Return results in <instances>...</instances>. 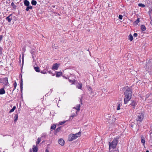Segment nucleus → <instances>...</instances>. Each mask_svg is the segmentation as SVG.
Instances as JSON below:
<instances>
[{
	"instance_id": "18",
	"label": "nucleus",
	"mask_w": 152,
	"mask_h": 152,
	"mask_svg": "<svg viewBox=\"0 0 152 152\" xmlns=\"http://www.w3.org/2000/svg\"><path fill=\"white\" fill-rule=\"evenodd\" d=\"M141 29L142 31H144L146 30V28L144 25H142L141 26Z\"/></svg>"
},
{
	"instance_id": "20",
	"label": "nucleus",
	"mask_w": 152,
	"mask_h": 152,
	"mask_svg": "<svg viewBox=\"0 0 152 152\" xmlns=\"http://www.w3.org/2000/svg\"><path fill=\"white\" fill-rule=\"evenodd\" d=\"M37 3V1L35 0H32L31 1V4L33 5H36Z\"/></svg>"
},
{
	"instance_id": "14",
	"label": "nucleus",
	"mask_w": 152,
	"mask_h": 152,
	"mask_svg": "<svg viewBox=\"0 0 152 152\" xmlns=\"http://www.w3.org/2000/svg\"><path fill=\"white\" fill-rule=\"evenodd\" d=\"M141 142L144 145L145 143V138L143 137V136H141Z\"/></svg>"
},
{
	"instance_id": "47",
	"label": "nucleus",
	"mask_w": 152,
	"mask_h": 152,
	"mask_svg": "<svg viewBox=\"0 0 152 152\" xmlns=\"http://www.w3.org/2000/svg\"><path fill=\"white\" fill-rule=\"evenodd\" d=\"M48 72L49 73H51V71H48Z\"/></svg>"
},
{
	"instance_id": "36",
	"label": "nucleus",
	"mask_w": 152,
	"mask_h": 152,
	"mask_svg": "<svg viewBox=\"0 0 152 152\" xmlns=\"http://www.w3.org/2000/svg\"><path fill=\"white\" fill-rule=\"evenodd\" d=\"M30 52L32 55H34L35 53V52L34 50H32Z\"/></svg>"
},
{
	"instance_id": "21",
	"label": "nucleus",
	"mask_w": 152,
	"mask_h": 152,
	"mask_svg": "<svg viewBox=\"0 0 152 152\" xmlns=\"http://www.w3.org/2000/svg\"><path fill=\"white\" fill-rule=\"evenodd\" d=\"M129 39L131 41H132L133 39V38L132 35L131 34H130L128 36Z\"/></svg>"
},
{
	"instance_id": "48",
	"label": "nucleus",
	"mask_w": 152,
	"mask_h": 152,
	"mask_svg": "<svg viewBox=\"0 0 152 152\" xmlns=\"http://www.w3.org/2000/svg\"><path fill=\"white\" fill-rule=\"evenodd\" d=\"M75 116V115H72L71 116V117H72V118H73V117Z\"/></svg>"
},
{
	"instance_id": "46",
	"label": "nucleus",
	"mask_w": 152,
	"mask_h": 152,
	"mask_svg": "<svg viewBox=\"0 0 152 152\" xmlns=\"http://www.w3.org/2000/svg\"><path fill=\"white\" fill-rule=\"evenodd\" d=\"M45 152H49L48 149H46L45 151Z\"/></svg>"
},
{
	"instance_id": "38",
	"label": "nucleus",
	"mask_w": 152,
	"mask_h": 152,
	"mask_svg": "<svg viewBox=\"0 0 152 152\" xmlns=\"http://www.w3.org/2000/svg\"><path fill=\"white\" fill-rule=\"evenodd\" d=\"M134 37H137V33H134L133 34Z\"/></svg>"
},
{
	"instance_id": "54",
	"label": "nucleus",
	"mask_w": 152,
	"mask_h": 152,
	"mask_svg": "<svg viewBox=\"0 0 152 152\" xmlns=\"http://www.w3.org/2000/svg\"><path fill=\"white\" fill-rule=\"evenodd\" d=\"M43 135H42V137H43Z\"/></svg>"
},
{
	"instance_id": "16",
	"label": "nucleus",
	"mask_w": 152,
	"mask_h": 152,
	"mask_svg": "<svg viewBox=\"0 0 152 152\" xmlns=\"http://www.w3.org/2000/svg\"><path fill=\"white\" fill-rule=\"evenodd\" d=\"M82 86V85L81 83H79L77 86V87L78 89H81Z\"/></svg>"
},
{
	"instance_id": "34",
	"label": "nucleus",
	"mask_w": 152,
	"mask_h": 152,
	"mask_svg": "<svg viewBox=\"0 0 152 152\" xmlns=\"http://www.w3.org/2000/svg\"><path fill=\"white\" fill-rule=\"evenodd\" d=\"M121 21H120L119 20L117 19L115 21V23H121Z\"/></svg>"
},
{
	"instance_id": "40",
	"label": "nucleus",
	"mask_w": 152,
	"mask_h": 152,
	"mask_svg": "<svg viewBox=\"0 0 152 152\" xmlns=\"http://www.w3.org/2000/svg\"><path fill=\"white\" fill-rule=\"evenodd\" d=\"M123 18V16L122 15H120L119 16V19H122Z\"/></svg>"
},
{
	"instance_id": "35",
	"label": "nucleus",
	"mask_w": 152,
	"mask_h": 152,
	"mask_svg": "<svg viewBox=\"0 0 152 152\" xmlns=\"http://www.w3.org/2000/svg\"><path fill=\"white\" fill-rule=\"evenodd\" d=\"M65 121H61L59 123L60 125H62L64 124L65 123Z\"/></svg>"
},
{
	"instance_id": "33",
	"label": "nucleus",
	"mask_w": 152,
	"mask_h": 152,
	"mask_svg": "<svg viewBox=\"0 0 152 152\" xmlns=\"http://www.w3.org/2000/svg\"><path fill=\"white\" fill-rule=\"evenodd\" d=\"M17 83H16V82H15V83H14V84H13L14 88L13 91L14 90L16 89V87L17 86Z\"/></svg>"
},
{
	"instance_id": "25",
	"label": "nucleus",
	"mask_w": 152,
	"mask_h": 152,
	"mask_svg": "<svg viewBox=\"0 0 152 152\" xmlns=\"http://www.w3.org/2000/svg\"><path fill=\"white\" fill-rule=\"evenodd\" d=\"M139 20H136V21L134 23V25H137L140 22Z\"/></svg>"
},
{
	"instance_id": "37",
	"label": "nucleus",
	"mask_w": 152,
	"mask_h": 152,
	"mask_svg": "<svg viewBox=\"0 0 152 152\" xmlns=\"http://www.w3.org/2000/svg\"><path fill=\"white\" fill-rule=\"evenodd\" d=\"M83 99V96H81L80 98V102L81 103V104H82V99Z\"/></svg>"
},
{
	"instance_id": "31",
	"label": "nucleus",
	"mask_w": 152,
	"mask_h": 152,
	"mask_svg": "<svg viewBox=\"0 0 152 152\" xmlns=\"http://www.w3.org/2000/svg\"><path fill=\"white\" fill-rule=\"evenodd\" d=\"M69 81L70 82H72V84H74L75 82V80H71L69 79Z\"/></svg>"
},
{
	"instance_id": "51",
	"label": "nucleus",
	"mask_w": 152,
	"mask_h": 152,
	"mask_svg": "<svg viewBox=\"0 0 152 152\" xmlns=\"http://www.w3.org/2000/svg\"><path fill=\"white\" fill-rule=\"evenodd\" d=\"M65 78L66 79H68V78L67 77H65Z\"/></svg>"
},
{
	"instance_id": "24",
	"label": "nucleus",
	"mask_w": 152,
	"mask_h": 152,
	"mask_svg": "<svg viewBox=\"0 0 152 152\" xmlns=\"http://www.w3.org/2000/svg\"><path fill=\"white\" fill-rule=\"evenodd\" d=\"M16 106H15L13 107V108L9 111V113H10L13 112L16 109Z\"/></svg>"
},
{
	"instance_id": "42",
	"label": "nucleus",
	"mask_w": 152,
	"mask_h": 152,
	"mask_svg": "<svg viewBox=\"0 0 152 152\" xmlns=\"http://www.w3.org/2000/svg\"><path fill=\"white\" fill-rule=\"evenodd\" d=\"M24 55H23L22 56V62L23 63V59H24Z\"/></svg>"
},
{
	"instance_id": "4",
	"label": "nucleus",
	"mask_w": 152,
	"mask_h": 152,
	"mask_svg": "<svg viewBox=\"0 0 152 152\" xmlns=\"http://www.w3.org/2000/svg\"><path fill=\"white\" fill-rule=\"evenodd\" d=\"M145 66L146 70L151 73L152 72V62L150 61H148Z\"/></svg>"
},
{
	"instance_id": "8",
	"label": "nucleus",
	"mask_w": 152,
	"mask_h": 152,
	"mask_svg": "<svg viewBox=\"0 0 152 152\" xmlns=\"http://www.w3.org/2000/svg\"><path fill=\"white\" fill-rule=\"evenodd\" d=\"M2 80L3 82L5 83L6 85V86H8L9 85V84L8 82V78L7 77L3 78Z\"/></svg>"
},
{
	"instance_id": "17",
	"label": "nucleus",
	"mask_w": 152,
	"mask_h": 152,
	"mask_svg": "<svg viewBox=\"0 0 152 152\" xmlns=\"http://www.w3.org/2000/svg\"><path fill=\"white\" fill-rule=\"evenodd\" d=\"M14 121L15 122L18 120V114H16L15 115V116L14 117Z\"/></svg>"
},
{
	"instance_id": "32",
	"label": "nucleus",
	"mask_w": 152,
	"mask_h": 152,
	"mask_svg": "<svg viewBox=\"0 0 152 152\" xmlns=\"http://www.w3.org/2000/svg\"><path fill=\"white\" fill-rule=\"evenodd\" d=\"M138 6L139 7H145V5L142 3H139L138 4Z\"/></svg>"
},
{
	"instance_id": "27",
	"label": "nucleus",
	"mask_w": 152,
	"mask_h": 152,
	"mask_svg": "<svg viewBox=\"0 0 152 152\" xmlns=\"http://www.w3.org/2000/svg\"><path fill=\"white\" fill-rule=\"evenodd\" d=\"M61 130V127H58L56 130V133L60 131Z\"/></svg>"
},
{
	"instance_id": "41",
	"label": "nucleus",
	"mask_w": 152,
	"mask_h": 152,
	"mask_svg": "<svg viewBox=\"0 0 152 152\" xmlns=\"http://www.w3.org/2000/svg\"><path fill=\"white\" fill-rule=\"evenodd\" d=\"M150 141H151V142H152V137L151 135V134H150Z\"/></svg>"
},
{
	"instance_id": "7",
	"label": "nucleus",
	"mask_w": 152,
	"mask_h": 152,
	"mask_svg": "<svg viewBox=\"0 0 152 152\" xmlns=\"http://www.w3.org/2000/svg\"><path fill=\"white\" fill-rule=\"evenodd\" d=\"M58 66L57 63H55L53 64V67L52 68V70H57L58 68Z\"/></svg>"
},
{
	"instance_id": "5",
	"label": "nucleus",
	"mask_w": 152,
	"mask_h": 152,
	"mask_svg": "<svg viewBox=\"0 0 152 152\" xmlns=\"http://www.w3.org/2000/svg\"><path fill=\"white\" fill-rule=\"evenodd\" d=\"M144 117V115L142 113H139L137 115V118H136V120L137 121L141 122L143 120Z\"/></svg>"
},
{
	"instance_id": "2",
	"label": "nucleus",
	"mask_w": 152,
	"mask_h": 152,
	"mask_svg": "<svg viewBox=\"0 0 152 152\" xmlns=\"http://www.w3.org/2000/svg\"><path fill=\"white\" fill-rule=\"evenodd\" d=\"M118 142V138H114L111 142H109V151H110L111 148L114 149L116 147V145Z\"/></svg>"
},
{
	"instance_id": "45",
	"label": "nucleus",
	"mask_w": 152,
	"mask_h": 152,
	"mask_svg": "<svg viewBox=\"0 0 152 152\" xmlns=\"http://www.w3.org/2000/svg\"><path fill=\"white\" fill-rule=\"evenodd\" d=\"M7 20L8 21V22H10L11 20Z\"/></svg>"
},
{
	"instance_id": "23",
	"label": "nucleus",
	"mask_w": 152,
	"mask_h": 152,
	"mask_svg": "<svg viewBox=\"0 0 152 152\" xmlns=\"http://www.w3.org/2000/svg\"><path fill=\"white\" fill-rule=\"evenodd\" d=\"M34 69L35 71L37 72H39L40 70L39 67H34Z\"/></svg>"
},
{
	"instance_id": "30",
	"label": "nucleus",
	"mask_w": 152,
	"mask_h": 152,
	"mask_svg": "<svg viewBox=\"0 0 152 152\" xmlns=\"http://www.w3.org/2000/svg\"><path fill=\"white\" fill-rule=\"evenodd\" d=\"M11 5L12 6V7L14 9H15L16 8V6L14 4L13 2H12L11 4Z\"/></svg>"
},
{
	"instance_id": "3",
	"label": "nucleus",
	"mask_w": 152,
	"mask_h": 152,
	"mask_svg": "<svg viewBox=\"0 0 152 152\" xmlns=\"http://www.w3.org/2000/svg\"><path fill=\"white\" fill-rule=\"evenodd\" d=\"M81 134V132H80L78 133L75 134H71L69 135L68 140L69 141H72L73 140L76 139L77 137L80 136Z\"/></svg>"
},
{
	"instance_id": "12",
	"label": "nucleus",
	"mask_w": 152,
	"mask_h": 152,
	"mask_svg": "<svg viewBox=\"0 0 152 152\" xmlns=\"http://www.w3.org/2000/svg\"><path fill=\"white\" fill-rule=\"evenodd\" d=\"M5 93V91L3 88L0 89V94H3Z\"/></svg>"
},
{
	"instance_id": "50",
	"label": "nucleus",
	"mask_w": 152,
	"mask_h": 152,
	"mask_svg": "<svg viewBox=\"0 0 152 152\" xmlns=\"http://www.w3.org/2000/svg\"><path fill=\"white\" fill-rule=\"evenodd\" d=\"M149 152V151H148V150H147V151H146V152Z\"/></svg>"
},
{
	"instance_id": "22",
	"label": "nucleus",
	"mask_w": 152,
	"mask_h": 152,
	"mask_svg": "<svg viewBox=\"0 0 152 152\" xmlns=\"http://www.w3.org/2000/svg\"><path fill=\"white\" fill-rule=\"evenodd\" d=\"M32 9V6H28L26 9V10L27 11H28L29 9Z\"/></svg>"
},
{
	"instance_id": "49",
	"label": "nucleus",
	"mask_w": 152,
	"mask_h": 152,
	"mask_svg": "<svg viewBox=\"0 0 152 152\" xmlns=\"http://www.w3.org/2000/svg\"><path fill=\"white\" fill-rule=\"evenodd\" d=\"M1 53H2V52H1L0 51V56L1 55Z\"/></svg>"
},
{
	"instance_id": "52",
	"label": "nucleus",
	"mask_w": 152,
	"mask_h": 152,
	"mask_svg": "<svg viewBox=\"0 0 152 152\" xmlns=\"http://www.w3.org/2000/svg\"><path fill=\"white\" fill-rule=\"evenodd\" d=\"M55 7V6H53V7Z\"/></svg>"
},
{
	"instance_id": "9",
	"label": "nucleus",
	"mask_w": 152,
	"mask_h": 152,
	"mask_svg": "<svg viewBox=\"0 0 152 152\" xmlns=\"http://www.w3.org/2000/svg\"><path fill=\"white\" fill-rule=\"evenodd\" d=\"M58 143L61 146L64 145V141L62 139H60L58 141Z\"/></svg>"
},
{
	"instance_id": "1",
	"label": "nucleus",
	"mask_w": 152,
	"mask_h": 152,
	"mask_svg": "<svg viewBox=\"0 0 152 152\" xmlns=\"http://www.w3.org/2000/svg\"><path fill=\"white\" fill-rule=\"evenodd\" d=\"M132 94V90L130 88H129L126 90L124 93L125 98L124 101L125 104H127L128 102L131 99Z\"/></svg>"
},
{
	"instance_id": "19",
	"label": "nucleus",
	"mask_w": 152,
	"mask_h": 152,
	"mask_svg": "<svg viewBox=\"0 0 152 152\" xmlns=\"http://www.w3.org/2000/svg\"><path fill=\"white\" fill-rule=\"evenodd\" d=\"M62 73L61 72H58L56 74V76L57 77H60Z\"/></svg>"
},
{
	"instance_id": "10",
	"label": "nucleus",
	"mask_w": 152,
	"mask_h": 152,
	"mask_svg": "<svg viewBox=\"0 0 152 152\" xmlns=\"http://www.w3.org/2000/svg\"><path fill=\"white\" fill-rule=\"evenodd\" d=\"M38 150V148L37 146L34 145L33 147V152H37ZM30 152H32L31 149Z\"/></svg>"
},
{
	"instance_id": "29",
	"label": "nucleus",
	"mask_w": 152,
	"mask_h": 152,
	"mask_svg": "<svg viewBox=\"0 0 152 152\" xmlns=\"http://www.w3.org/2000/svg\"><path fill=\"white\" fill-rule=\"evenodd\" d=\"M56 128V125L54 124L51 126L50 129H51L54 130Z\"/></svg>"
},
{
	"instance_id": "44",
	"label": "nucleus",
	"mask_w": 152,
	"mask_h": 152,
	"mask_svg": "<svg viewBox=\"0 0 152 152\" xmlns=\"http://www.w3.org/2000/svg\"><path fill=\"white\" fill-rule=\"evenodd\" d=\"M6 19H10L9 18V16H8V17H7V18H6Z\"/></svg>"
},
{
	"instance_id": "6",
	"label": "nucleus",
	"mask_w": 152,
	"mask_h": 152,
	"mask_svg": "<svg viewBox=\"0 0 152 152\" xmlns=\"http://www.w3.org/2000/svg\"><path fill=\"white\" fill-rule=\"evenodd\" d=\"M137 104V102L135 100L132 101V102L130 104L129 106L132 107L133 109H135V106Z\"/></svg>"
},
{
	"instance_id": "13",
	"label": "nucleus",
	"mask_w": 152,
	"mask_h": 152,
	"mask_svg": "<svg viewBox=\"0 0 152 152\" xmlns=\"http://www.w3.org/2000/svg\"><path fill=\"white\" fill-rule=\"evenodd\" d=\"M80 104H77L76 105V107H74V108L77 111H79L80 110Z\"/></svg>"
},
{
	"instance_id": "15",
	"label": "nucleus",
	"mask_w": 152,
	"mask_h": 152,
	"mask_svg": "<svg viewBox=\"0 0 152 152\" xmlns=\"http://www.w3.org/2000/svg\"><path fill=\"white\" fill-rule=\"evenodd\" d=\"M23 81L22 79L21 78L20 80V89L21 91L23 89Z\"/></svg>"
},
{
	"instance_id": "28",
	"label": "nucleus",
	"mask_w": 152,
	"mask_h": 152,
	"mask_svg": "<svg viewBox=\"0 0 152 152\" xmlns=\"http://www.w3.org/2000/svg\"><path fill=\"white\" fill-rule=\"evenodd\" d=\"M41 141V139L39 138H38L37 139V141L36 142V145H37L39 144Z\"/></svg>"
},
{
	"instance_id": "11",
	"label": "nucleus",
	"mask_w": 152,
	"mask_h": 152,
	"mask_svg": "<svg viewBox=\"0 0 152 152\" xmlns=\"http://www.w3.org/2000/svg\"><path fill=\"white\" fill-rule=\"evenodd\" d=\"M24 3L25 6H28L29 5V2L28 0H25L24 1Z\"/></svg>"
},
{
	"instance_id": "39",
	"label": "nucleus",
	"mask_w": 152,
	"mask_h": 152,
	"mask_svg": "<svg viewBox=\"0 0 152 152\" xmlns=\"http://www.w3.org/2000/svg\"><path fill=\"white\" fill-rule=\"evenodd\" d=\"M40 72L43 74L47 73L45 71H41Z\"/></svg>"
},
{
	"instance_id": "53",
	"label": "nucleus",
	"mask_w": 152,
	"mask_h": 152,
	"mask_svg": "<svg viewBox=\"0 0 152 152\" xmlns=\"http://www.w3.org/2000/svg\"><path fill=\"white\" fill-rule=\"evenodd\" d=\"M137 19H139V18H137Z\"/></svg>"
},
{
	"instance_id": "26",
	"label": "nucleus",
	"mask_w": 152,
	"mask_h": 152,
	"mask_svg": "<svg viewBox=\"0 0 152 152\" xmlns=\"http://www.w3.org/2000/svg\"><path fill=\"white\" fill-rule=\"evenodd\" d=\"M121 105V103L118 102V105L117 106V110H119L120 109V107Z\"/></svg>"
},
{
	"instance_id": "43",
	"label": "nucleus",
	"mask_w": 152,
	"mask_h": 152,
	"mask_svg": "<svg viewBox=\"0 0 152 152\" xmlns=\"http://www.w3.org/2000/svg\"><path fill=\"white\" fill-rule=\"evenodd\" d=\"M32 57L33 60H34V55H32Z\"/></svg>"
}]
</instances>
